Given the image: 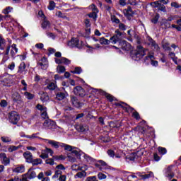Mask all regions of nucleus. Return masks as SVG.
Masks as SVG:
<instances>
[{
    "mask_svg": "<svg viewBox=\"0 0 181 181\" xmlns=\"http://www.w3.org/2000/svg\"><path fill=\"white\" fill-rule=\"evenodd\" d=\"M83 153V158L85 159H86V160L92 162L93 163H95V162H97V160H95V158H93V157L88 156V154H86L84 153H83V151H81V150H80L79 148H77V150H72V151L71 153H69L67 156L68 159H69V160L71 162H76V160H77V159H76V158H77L78 159H81V154ZM71 155H74L75 157H73Z\"/></svg>",
    "mask_w": 181,
    "mask_h": 181,
    "instance_id": "nucleus-1",
    "label": "nucleus"
},
{
    "mask_svg": "<svg viewBox=\"0 0 181 181\" xmlns=\"http://www.w3.org/2000/svg\"><path fill=\"white\" fill-rule=\"evenodd\" d=\"M145 54H146V53L144 47L141 45H138L136 47V50L132 53L131 56L134 60H136V59L139 60L140 59H142L143 56H145Z\"/></svg>",
    "mask_w": 181,
    "mask_h": 181,
    "instance_id": "nucleus-2",
    "label": "nucleus"
},
{
    "mask_svg": "<svg viewBox=\"0 0 181 181\" xmlns=\"http://www.w3.org/2000/svg\"><path fill=\"white\" fill-rule=\"evenodd\" d=\"M8 119L11 124H13V125H16L18 122H19V119H21V116H19L18 112L12 111L9 113Z\"/></svg>",
    "mask_w": 181,
    "mask_h": 181,
    "instance_id": "nucleus-3",
    "label": "nucleus"
},
{
    "mask_svg": "<svg viewBox=\"0 0 181 181\" xmlns=\"http://www.w3.org/2000/svg\"><path fill=\"white\" fill-rule=\"evenodd\" d=\"M124 35V33L119 31V30H116L115 31V35L110 37V42L112 45H117L119 42H121V36Z\"/></svg>",
    "mask_w": 181,
    "mask_h": 181,
    "instance_id": "nucleus-4",
    "label": "nucleus"
},
{
    "mask_svg": "<svg viewBox=\"0 0 181 181\" xmlns=\"http://www.w3.org/2000/svg\"><path fill=\"white\" fill-rule=\"evenodd\" d=\"M115 105L116 107H120L125 111V112H132V111H135V109L131 106H129L127 103H125V102L120 101L119 103H115Z\"/></svg>",
    "mask_w": 181,
    "mask_h": 181,
    "instance_id": "nucleus-5",
    "label": "nucleus"
},
{
    "mask_svg": "<svg viewBox=\"0 0 181 181\" xmlns=\"http://www.w3.org/2000/svg\"><path fill=\"white\" fill-rule=\"evenodd\" d=\"M70 103L75 108H81L84 105V103L80 102L77 96H74V95H70Z\"/></svg>",
    "mask_w": 181,
    "mask_h": 181,
    "instance_id": "nucleus-6",
    "label": "nucleus"
},
{
    "mask_svg": "<svg viewBox=\"0 0 181 181\" xmlns=\"http://www.w3.org/2000/svg\"><path fill=\"white\" fill-rule=\"evenodd\" d=\"M118 44L119 49H122V50L129 52L132 49V45L127 40L119 41Z\"/></svg>",
    "mask_w": 181,
    "mask_h": 181,
    "instance_id": "nucleus-7",
    "label": "nucleus"
},
{
    "mask_svg": "<svg viewBox=\"0 0 181 181\" xmlns=\"http://www.w3.org/2000/svg\"><path fill=\"white\" fill-rule=\"evenodd\" d=\"M74 94L83 98L86 95V90L81 86H76L74 88Z\"/></svg>",
    "mask_w": 181,
    "mask_h": 181,
    "instance_id": "nucleus-8",
    "label": "nucleus"
},
{
    "mask_svg": "<svg viewBox=\"0 0 181 181\" xmlns=\"http://www.w3.org/2000/svg\"><path fill=\"white\" fill-rule=\"evenodd\" d=\"M43 127L45 129H56V122L51 119H47L44 122Z\"/></svg>",
    "mask_w": 181,
    "mask_h": 181,
    "instance_id": "nucleus-9",
    "label": "nucleus"
},
{
    "mask_svg": "<svg viewBox=\"0 0 181 181\" xmlns=\"http://www.w3.org/2000/svg\"><path fill=\"white\" fill-rule=\"evenodd\" d=\"M67 97H69V93H67V91H57L55 93V100H57V101H63V100H65Z\"/></svg>",
    "mask_w": 181,
    "mask_h": 181,
    "instance_id": "nucleus-10",
    "label": "nucleus"
},
{
    "mask_svg": "<svg viewBox=\"0 0 181 181\" xmlns=\"http://www.w3.org/2000/svg\"><path fill=\"white\" fill-rule=\"evenodd\" d=\"M80 45V40L78 38H76L74 37H71V40L68 42V46L73 49L74 47L78 48Z\"/></svg>",
    "mask_w": 181,
    "mask_h": 181,
    "instance_id": "nucleus-11",
    "label": "nucleus"
},
{
    "mask_svg": "<svg viewBox=\"0 0 181 181\" xmlns=\"http://www.w3.org/2000/svg\"><path fill=\"white\" fill-rule=\"evenodd\" d=\"M12 100L13 103H16V104L21 105L23 103V100H22V96H21V94L18 92H16L12 95Z\"/></svg>",
    "mask_w": 181,
    "mask_h": 181,
    "instance_id": "nucleus-12",
    "label": "nucleus"
},
{
    "mask_svg": "<svg viewBox=\"0 0 181 181\" xmlns=\"http://www.w3.org/2000/svg\"><path fill=\"white\" fill-rule=\"evenodd\" d=\"M139 131L141 132V135H143L144 138L148 139L151 136V132L146 127H139Z\"/></svg>",
    "mask_w": 181,
    "mask_h": 181,
    "instance_id": "nucleus-13",
    "label": "nucleus"
},
{
    "mask_svg": "<svg viewBox=\"0 0 181 181\" xmlns=\"http://www.w3.org/2000/svg\"><path fill=\"white\" fill-rule=\"evenodd\" d=\"M0 159H2L1 163L4 165V166H8L11 163V159L7 158L6 153H0Z\"/></svg>",
    "mask_w": 181,
    "mask_h": 181,
    "instance_id": "nucleus-14",
    "label": "nucleus"
},
{
    "mask_svg": "<svg viewBox=\"0 0 181 181\" xmlns=\"http://www.w3.org/2000/svg\"><path fill=\"white\" fill-rule=\"evenodd\" d=\"M45 141H47L49 145H52V146H53V148H54L55 149H59V148H62V144L63 143H60L59 141H56L54 140H50V139H45Z\"/></svg>",
    "mask_w": 181,
    "mask_h": 181,
    "instance_id": "nucleus-15",
    "label": "nucleus"
},
{
    "mask_svg": "<svg viewBox=\"0 0 181 181\" xmlns=\"http://www.w3.org/2000/svg\"><path fill=\"white\" fill-rule=\"evenodd\" d=\"M124 11H126V16H127V19L131 21V18L135 15V11L132 10V7H131V6H128L127 8L124 9Z\"/></svg>",
    "mask_w": 181,
    "mask_h": 181,
    "instance_id": "nucleus-16",
    "label": "nucleus"
},
{
    "mask_svg": "<svg viewBox=\"0 0 181 181\" xmlns=\"http://www.w3.org/2000/svg\"><path fill=\"white\" fill-rule=\"evenodd\" d=\"M23 156L25 159V162H27V163H30L32 162V160H33V155L32 154V153H30V151H25L23 153Z\"/></svg>",
    "mask_w": 181,
    "mask_h": 181,
    "instance_id": "nucleus-17",
    "label": "nucleus"
},
{
    "mask_svg": "<svg viewBox=\"0 0 181 181\" xmlns=\"http://www.w3.org/2000/svg\"><path fill=\"white\" fill-rule=\"evenodd\" d=\"M172 165L168 166L165 170V176L168 177L170 180L173 179L175 177V173L172 170Z\"/></svg>",
    "mask_w": 181,
    "mask_h": 181,
    "instance_id": "nucleus-18",
    "label": "nucleus"
},
{
    "mask_svg": "<svg viewBox=\"0 0 181 181\" xmlns=\"http://www.w3.org/2000/svg\"><path fill=\"white\" fill-rule=\"evenodd\" d=\"M61 148H64V151H68V152H71L70 153H71L74 149H78V148L77 147H74L64 143L61 144Z\"/></svg>",
    "mask_w": 181,
    "mask_h": 181,
    "instance_id": "nucleus-19",
    "label": "nucleus"
},
{
    "mask_svg": "<svg viewBox=\"0 0 181 181\" xmlns=\"http://www.w3.org/2000/svg\"><path fill=\"white\" fill-rule=\"evenodd\" d=\"M98 163H95V168H98V169H100V170L103 169V168H101V166H107V169H110V168H111L110 166L108 165V164H107V163H105V161L103 160H98Z\"/></svg>",
    "mask_w": 181,
    "mask_h": 181,
    "instance_id": "nucleus-20",
    "label": "nucleus"
},
{
    "mask_svg": "<svg viewBox=\"0 0 181 181\" xmlns=\"http://www.w3.org/2000/svg\"><path fill=\"white\" fill-rule=\"evenodd\" d=\"M78 35L82 37H86V39H88V37H90V35H91V28H86L85 33L78 32Z\"/></svg>",
    "mask_w": 181,
    "mask_h": 181,
    "instance_id": "nucleus-21",
    "label": "nucleus"
},
{
    "mask_svg": "<svg viewBox=\"0 0 181 181\" xmlns=\"http://www.w3.org/2000/svg\"><path fill=\"white\" fill-rule=\"evenodd\" d=\"M147 39L149 42L148 45H151V47H154V49H158L159 45L156 44V41H155L151 36H148Z\"/></svg>",
    "mask_w": 181,
    "mask_h": 181,
    "instance_id": "nucleus-22",
    "label": "nucleus"
},
{
    "mask_svg": "<svg viewBox=\"0 0 181 181\" xmlns=\"http://www.w3.org/2000/svg\"><path fill=\"white\" fill-rule=\"evenodd\" d=\"M172 20H163L162 22L160 23V26H162L163 29H169V28H170V23H169V21H170Z\"/></svg>",
    "mask_w": 181,
    "mask_h": 181,
    "instance_id": "nucleus-23",
    "label": "nucleus"
},
{
    "mask_svg": "<svg viewBox=\"0 0 181 181\" xmlns=\"http://www.w3.org/2000/svg\"><path fill=\"white\" fill-rule=\"evenodd\" d=\"M13 172L14 173H23V172H25V165H21L20 166L15 168L13 170Z\"/></svg>",
    "mask_w": 181,
    "mask_h": 181,
    "instance_id": "nucleus-24",
    "label": "nucleus"
},
{
    "mask_svg": "<svg viewBox=\"0 0 181 181\" xmlns=\"http://www.w3.org/2000/svg\"><path fill=\"white\" fill-rule=\"evenodd\" d=\"M88 18L93 19L94 22H97V18H98V12L92 11L87 14Z\"/></svg>",
    "mask_w": 181,
    "mask_h": 181,
    "instance_id": "nucleus-25",
    "label": "nucleus"
},
{
    "mask_svg": "<svg viewBox=\"0 0 181 181\" xmlns=\"http://www.w3.org/2000/svg\"><path fill=\"white\" fill-rule=\"evenodd\" d=\"M40 100L42 103H47L50 100V97L47 93L45 92L41 95Z\"/></svg>",
    "mask_w": 181,
    "mask_h": 181,
    "instance_id": "nucleus-26",
    "label": "nucleus"
},
{
    "mask_svg": "<svg viewBox=\"0 0 181 181\" xmlns=\"http://www.w3.org/2000/svg\"><path fill=\"white\" fill-rule=\"evenodd\" d=\"M30 163H32L33 166H37V165H42V163H43V160L42 158H33Z\"/></svg>",
    "mask_w": 181,
    "mask_h": 181,
    "instance_id": "nucleus-27",
    "label": "nucleus"
},
{
    "mask_svg": "<svg viewBox=\"0 0 181 181\" xmlns=\"http://www.w3.org/2000/svg\"><path fill=\"white\" fill-rule=\"evenodd\" d=\"M86 176H87V173L84 170H82L81 172H78L76 173V175H75V179H77V177L78 179H83V177H86Z\"/></svg>",
    "mask_w": 181,
    "mask_h": 181,
    "instance_id": "nucleus-28",
    "label": "nucleus"
},
{
    "mask_svg": "<svg viewBox=\"0 0 181 181\" xmlns=\"http://www.w3.org/2000/svg\"><path fill=\"white\" fill-rule=\"evenodd\" d=\"M5 45H6V40L0 35V50H5Z\"/></svg>",
    "mask_w": 181,
    "mask_h": 181,
    "instance_id": "nucleus-29",
    "label": "nucleus"
},
{
    "mask_svg": "<svg viewBox=\"0 0 181 181\" xmlns=\"http://www.w3.org/2000/svg\"><path fill=\"white\" fill-rule=\"evenodd\" d=\"M139 176L141 179H142L143 180H145L146 179H151V177H153V173L152 172H150L148 174L140 175Z\"/></svg>",
    "mask_w": 181,
    "mask_h": 181,
    "instance_id": "nucleus-30",
    "label": "nucleus"
},
{
    "mask_svg": "<svg viewBox=\"0 0 181 181\" xmlns=\"http://www.w3.org/2000/svg\"><path fill=\"white\" fill-rule=\"evenodd\" d=\"M24 95L27 100H33L35 98V94L31 93L30 92H24Z\"/></svg>",
    "mask_w": 181,
    "mask_h": 181,
    "instance_id": "nucleus-31",
    "label": "nucleus"
},
{
    "mask_svg": "<svg viewBox=\"0 0 181 181\" xmlns=\"http://www.w3.org/2000/svg\"><path fill=\"white\" fill-rule=\"evenodd\" d=\"M100 45H110V43H111V38L108 40L103 37L100 39Z\"/></svg>",
    "mask_w": 181,
    "mask_h": 181,
    "instance_id": "nucleus-32",
    "label": "nucleus"
},
{
    "mask_svg": "<svg viewBox=\"0 0 181 181\" xmlns=\"http://www.w3.org/2000/svg\"><path fill=\"white\" fill-rule=\"evenodd\" d=\"M71 73H72V74H81L83 69L80 66H76L74 71H71Z\"/></svg>",
    "mask_w": 181,
    "mask_h": 181,
    "instance_id": "nucleus-33",
    "label": "nucleus"
},
{
    "mask_svg": "<svg viewBox=\"0 0 181 181\" xmlns=\"http://www.w3.org/2000/svg\"><path fill=\"white\" fill-rule=\"evenodd\" d=\"M100 140L101 141L102 144H108V142H110L111 139L108 136H100Z\"/></svg>",
    "mask_w": 181,
    "mask_h": 181,
    "instance_id": "nucleus-34",
    "label": "nucleus"
},
{
    "mask_svg": "<svg viewBox=\"0 0 181 181\" xmlns=\"http://www.w3.org/2000/svg\"><path fill=\"white\" fill-rule=\"evenodd\" d=\"M103 95L107 98V100L110 101V103H112V101H114V96H112L111 94L107 93L106 92H103Z\"/></svg>",
    "mask_w": 181,
    "mask_h": 181,
    "instance_id": "nucleus-35",
    "label": "nucleus"
},
{
    "mask_svg": "<svg viewBox=\"0 0 181 181\" xmlns=\"http://www.w3.org/2000/svg\"><path fill=\"white\" fill-rule=\"evenodd\" d=\"M57 87V85H56L54 83L51 82L49 83L47 86V88H48V90H50L51 91H53L54 90H56V88Z\"/></svg>",
    "mask_w": 181,
    "mask_h": 181,
    "instance_id": "nucleus-36",
    "label": "nucleus"
},
{
    "mask_svg": "<svg viewBox=\"0 0 181 181\" xmlns=\"http://www.w3.org/2000/svg\"><path fill=\"white\" fill-rule=\"evenodd\" d=\"M76 129L78 132H86V131H87L86 129V128H84V126L83 124H78L76 125Z\"/></svg>",
    "mask_w": 181,
    "mask_h": 181,
    "instance_id": "nucleus-37",
    "label": "nucleus"
},
{
    "mask_svg": "<svg viewBox=\"0 0 181 181\" xmlns=\"http://www.w3.org/2000/svg\"><path fill=\"white\" fill-rule=\"evenodd\" d=\"M159 18H160V16L159 15V13H156L155 16L151 19V23L156 25V23H158V21H159Z\"/></svg>",
    "mask_w": 181,
    "mask_h": 181,
    "instance_id": "nucleus-38",
    "label": "nucleus"
},
{
    "mask_svg": "<svg viewBox=\"0 0 181 181\" xmlns=\"http://www.w3.org/2000/svg\"><path fill=\"white\" fill-rule=\"evenodd\" d=\"M158 151L160 155H166V153H168V150L165 147L159 146Z\"/></svg>",
    "mask_w": 181,
    "mask_h": 181,
    "instance_id": "nucleus-39",
    "label": "nucleus"
},
{
    "mask_svg": "<svg viewBox=\"0 0 181 181\" xmlns=\"http://www.w3.org/2000/svg\"><path fill=\"white\" fill-rule=\"evenodd\" d=\"M88 8L90 9L92 12H100V10H98V8H97V6H95L94 4L89 5Z\"/></svg>",
    "mask_w": 181,
    "mask_h": 181,
    "instance_id": "nucleus-40",
    "label": "nucleus"
},
{
    "mask_svg": "<svg viewBox=\"0 0 181 181\" xmlns=\"http://www.w3.org/2000/svg\"><path fill=\"white\" fill-rule=\"evenodd\" d=\"M54 8H56V3L54 1H50L48 6L49 11H54Z\"/></svg>",
    "mask_w": 181,
    "mask_h": 181,
    "instance_id": "nucleus-41",
    "label": "nucleus"
},
{
    "mask_svg": "<svg viewBox=\"0 0 181 181\" xmlns=\"http://www.w3.org/2000/svg\"><path fill=\"white\" fill-rule=\"evenodd\" d=\"M11 47L16 52H15L13 49H11V56H12V57H13L15 56V54H16V53H18V48L16 47V44H13Z\"/></svg>",
    "mask_w": 181,
    "mask_h": 181,
    "instance_id": "nucleus-42",
    "label": "nucleus"
},
{
    "mask_svg": "<svg viewBox=\"0 0 181 181\" xmlns=\"http://www.w3.org/2000/svg\"><path fill=\"white\" fill-rule=\"evenodd\" d=\"M41 26L42 28V29H47V26H50V21H44L42 24Z\"/></svg>",
    "mask_w": 181,
    "mask_h": 181,
    "instance_id": "nucleus-43",
    "label": "nucleus"
},
{
    "mask_svg": "<svg viewBox=\"0 0 181 181\" xmlns=\"http://www.w3.org/2000/svg\"><path fill=\"white\" fill-rule=\"evenodd\" d=\"M21 146H10L8 148V152H14V151H18V149H19V148H21Z\"/></svg>",
    "mask_w": 181,
    "mask_h": 181,
    "instance_id": "nucleus-44",
    "label": "nucleus"
},
{
    "mask_svg": "<svg viewBox=\"0 0 181 181\" xmlns=\"http://www.w3.org/2000/svg\"><path fill=\"white\" fill-rule=\"evenodd\" d=\"M40 158H41V159H48L49 154L47 153L46 151H43V150H42L41 155H40Z\"/></svg>",
    "mask_w": 181,
    "mask_h": 181,
    "instance_id": "nucleus-45",
    "label": "nucleus"
},
{
    "mask_svg": "<svg viewBox=\"0 0 181 181\" xmlns=\"http://www.w3.org/2000/svg\"><path fill=\"white\" fill-rule=\"evenodd\" d=\"M71 61L66 57H62V64H65L66 66H69L71 64Z\"/></svg>",
    "mask_w": 181,
    "mask_h": 181,
    "instance_id": "nucleus-46",
    "label": "nucleus"
},
{
    "mask_svg": "<svg viewBox=\"0 0 181 181\" xmlns=\"http://www.w3.org/2000/svg\"><path fill=\"white\" fill-rule=\"evenodd\" d=\"M83 23L86 28H91V22L90 21V19L88 18L85 19Z\"/></svg>",
    "mask_w": 181,
    "mask_h": 181,
    "instance_id": "nucleus-47",
    "label": "nucleus"
},
{
    "mask_svg": "<svg viewBox=\"0 0 181 181\" xmlns=\"http://www.w3.org/2000/svg\"><path fill=\"white\" fill-rule=\"evenodd\" d=\"M128 159L132 161H135V159H138V155L136 153H132L129 157Z\"/></svg>",
    "mask_w": 181,
    "mask_h": 181,
    "instance_id": "nucleus-48",
    "label": "nucleus"
},
{
    "mask_svg": "<svg viewBox=\"0 0 181 181\" xmlns=\"http://www.w3.org/2000/svg\"><path fill=\"white\" fill-rule=\"evenodd\" d=\"M46 165H50L51 166H53L54 165V159L53 158H47L45 160Z\"/></svg>",
    "mask_w": 181,
    "mask_h": 181,
    "instance_id": "nucleus-49",
    "label": "nucleus"
},
{
    "mask_svg": "<svg viewBox=\"0 0 181 181\" xmlns=\"http://www.w3.org/2000/svg\"><path fill=\"white\" fill-rule=\"evenodd\" d=\"M11 18V15H2L0 14V22H2L4 21H8V18Z\"/></svg>",
    "mask_w": 181,
    "mask_h": 181,
    "instance_id": "nucleus-50",
    "label": "nucleus"
},
{
    "mask_svg": "<svg viewBox=\"0 0 181 181\" xmlns=\"http://www.w3.org/2000/svg\"><path fill=\"white\" fill-rule=\"evenodd\" d=\"M37 66H40L42 70H46V69H47L48 66L47 63L43 64V62H37Z\"/></svg>",
    "mask_w": 181,
    "mask_h": 181,
    "instance_id": "nucleus-51",
    "label": "nucleus"
},
{
    "mask_svg": "<svg viewBox=\"0 0 181 181\" xmlns=\"http://www.w3.org/2000/svg\"><path fill=\"white\" fill-rule=\"evenodd\" d=\"M42 152H46L48 154L49 153L50 156H53V153H54V151H53L52 148L47 147H46L45 150H42Z\"/></svg>",
    "mask_w": 181,
    "mask_h": 181,
    "instance_id": "nucleus-52",
    "label": "nucleus"
},
{
    "mask_svg": "<svg viewBox=\"0 0 181 181\" xmlns=\"http://www.w3.org/2000/svg\"><path fill=\"white\" fill-rule=\"evenodd\" d=\"M163 49L165 51V52H170V50H172V48L170 47H169V43L167 42L164 45H163Z\"/></svg>",
    "mask_w": 181,
    "mask_h": 181,
    "instance_id": "nucleus-53",
    "label": "nucleus"
},
{
    "mask_svg": "<svg viewBox=\"0 0 181 181\" xmlns=\"http://www.w3.org/2000/svg\"><path fill=\"white\" fill-rule=\"evenodd\" d=\"M1 139L2 142H4V144H8L12 141L8 136H1Z\"/></svg>",
    "mask_w": 181,
    "mask_h": 181,
    "instance_id": "nucleus-54",
    "label": "nucleus"
},
{
    "mask_svg": "<svg viewBox=\"0 0 181 181\" xmlns=\"http://www.w3.org/2000/svg\"><path fill=\"white\" fill-rule=\"evenodd\" d=\"M57 70L58 73H64L66 71V67L64 66H58Z\"/></svg>",
    "mask_w": 181,
    "mask_h": 181,
    "instance_id": "nucleus-55",
    "label": "nucleus"
},
{
    "mask_svg": "<svg viewBox=\"0 0 181 181\" xmlns=\"http://www.w3.org/2000/svg\"><path fill=\"white\" fill-rule=\"evenodd\" d=\"M12 10H13V8L8 6L5 9H4L3 13H4V15H8V13H9V12H11V11Z\"/></svg>",
    "mask_w": 181,
    "mask_h": 181,
    "instance_id": "nucleus-56",
    "label": "nucleus"
},
{
    "mask_svg": "<svg viewBox=\"0 0 181 181\" xmlns=\"http://www.w3.org/2000/svg\"><path fill=\"white\" fill-rule=\"evenodd\" d=\"M98 177L99 180H103L104 179H107V175L103 173H99L98 174Z\"/></svg>",
    "mask_w": 181,
    "mask_h": 181,
    "instance_id": "nucleus-57",
    "label": "nucleus"
},
{
    "mask_svg": "<svg viewBox=\"0 0 181 181\" xmlns=\"http://www.w3.org/2000/svg\"><path fill=\"white\" fill-rule=\"evenodd\" d=\"M151 5L153 8H158V6L160 5V1H159V0L156 1L154 2L151 3Z\"/></svg>",
    "mask_w": 181,
    "mask_h": 181,
    "instance_id": "nucleus-58",
    "label": "nucleus"
},
{
    "mask_svg": "<svg viewBox=\"0 0 181 181\" xmlns=\"http://www.w3.org/2000/svg\"><path fill=\"white\" fill-rule=\"evenodd\" d=\"M132 117H134V118L137 121L141 119V115H139V113L136 111L132 113Z\"/></svg>",
    "mask_w": 181,
    "mask_h": 181,
    "instance_id": "nucleus-59",
    "label": "nucleus"
},
{
    "mask_svg": "<svg viewBox=\"0 0 181 181\" xmlns=\"http://www.w3.org/2000/svg\"><path fill=\"white\" fill-rule=\"evenodd\" d=\"M36 108L39 110V111H45L46 110H47V107H44L43 105H40V104H37L36 106Z\"/></svg>",
    "mask_w": 181,
    "mask_h": 181,
    "instance_id": "nucleus-60",
    "label": "nucleus"
},
{
    "mask_svg": "<svg viewBox=\"0 0 181 181\" xmlns=\"http://www.w3.org/2000/svg\"><path fill=\"white\" fill-rule=\"evenodd\" d=\"M107 155H109L110 158H114L115 156V151L112 149H109L107 150Z\"/></svg>",
    "mask_w": 181,
    "mask_h": 181,
    "instance_id": "nucleus-61",
    "label": "nucleus"
},
{
    "mask_svg": "<svg viewBox=\"0 0 181 181\" xmlns=\"http://www.w3.org/2000/svg\"><path fill=\"white\" fill-rule=\"evenodd\" d=\"M112 22L117 23V25H119V23H121V21H119L115 16H113V18H112Z\"/></svg>",
    "mask_w": 181,
    "mask_h": 181,
    "instance_id": "nucleus-62",
    "label": "nucleus"
},
{
    "mask_svg": "<svg viewBox=\"0 0 181 181\" xmlns=\"http://www.w3.org/2000/svg\"><path fill=\"white\" fill-rule=\"evenodd\" d=\"M119 30H123V32H124V30H127V25L122 23H120L119 24Z\"/></svg>",
    "mask_w": 181,
    "mask_h": 181,
    "instance_id": "nucleus-63",
    "label": "nucleus"
},
{
    "mask_svg": "<svg viewBox=\"0 0 181 181\" xmlns=\"http://www.w3.org/2000/svg\"><path fill=\"white\" fill-rule=\"evenodd\" d=\"M86 181H98V180H97V176H90L88 177Z\"/></svg>",
    "mask_w": 181,
    "mask_h": 181,
    "instance_id": "nucleus-64",
    "label": "nucleus"
}]
</instances>
